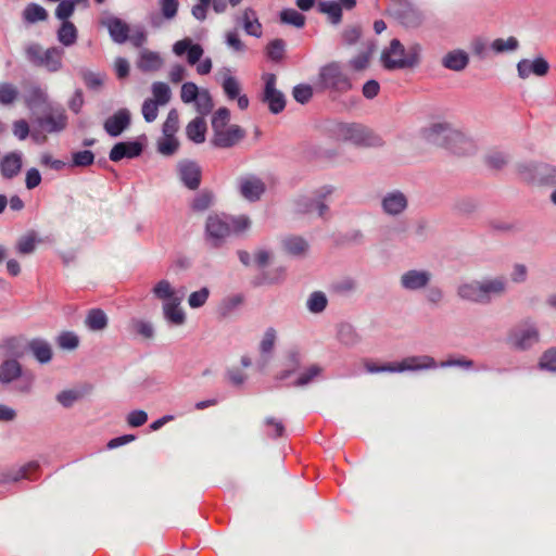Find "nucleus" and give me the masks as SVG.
<instances>
[{"instance_id": "09e8293b", "label": "nucleus", "mask_w": 556, "mask_h": 556, "mask_svg": "<svg viewBox=\"0 0 556 556\" xmlns=\"http://www.w3.org/2000/svg\"><path fill=\"white\" fill-rule=\"evenodd\" d=\"M178 148L179 141L175 136L164 135L163 138L157 141V151L165 156L175 154Z\"/></svg>"}, {"instance_id": "6e6d98bb", "label": "nucleus", "mask_w": 556, "mask_h": 556, "mask_svg": "<svg viewBox=\"0 0 556 556\" xmlns=\"http://www.w3.org/2000/svg\"><path fill=\"white\" fill-rule=\"evenodd\" d=\"M223 90L229 100H235L240 93V84L231 75H225L222 83Z\"/></svg>"}, {"instance_id": "c03bdc74", "label": "nucleus", "mask_w": 556, "mask_h": 556, "mask_svg": "<svg viewBox=\"0 0 556 556\" xmlns=\"http://www.w3.org/2000/svg\"><path fill=\"white\" fill-rule=\"evenodd\" d=\"M230 233L241 235L251 226V219L247 215L231 216L226 215Z\"/></svg>"}, {"instance_id": "6e6552de", "label": "nucleus", "mask_w": 556, "mask_h": 556, "mask_svg": "<svg viewBox=\"0 0 556 556\" xmlns=\"http://www.w3.org/2000/svg\"><path fill=\"white\" fill-rule=\"evenodd\" d=\"M230 228L226 215H210L205 223L206 241L212 249H219L229 237Z\"/></svg>"}, {"instance_id": "4468645a", "label": "nucleus", "mask_w": 556, "mask_h": 556, "mask_svg": "<svg viewBox=\"0 0 556 556\" xmlns=\"http://www.w3.org/2000/svg\"><path fill=\"white\" fill-rule=\"evenodd\" d=\"M177 170L182 185L189 190H197L201 185L202 169L191 160H181L177 164Z\"/></svg>"}, {"instance_id": "4d7b16f0", "label": "nucleus", "mask_w": 556, "mask_h": 556, "mask_svg": "<svg viewBox=\"0 0 556 556\" xmlns=\"http://www.w3.org/2000/svg\"><path fill=\"white\" fill-rule=\"evenodd\" d=\"M197 111L201 115H207L214 108V102L212 99V96L210 94L208 90H202L197 100H194Z\"/></svg>"}, {"instance_id": "5701e85b", "label": "nucleus", "mask_w": 556, "mask_h": 556, "mask_svg": "<svg viewBox=\"0 0 556 556\" xmlns=\"http://www.w3.org/2000/svg\"><path fill=\"white\" fill-rule=\"evenodd\" d=\"M23 161L21 152H10L0 162V173L4 179H12L22 169Z\"/></svg>"}, {"instance_id": "ea45409f", "label": "nucleus", "mask_w": 556, "mask_h": 556, "mask_svg": "<svg viewBox=\"0 0 556 556\" xmlns=\"http://www.w3.org/2000/svg\"><path fill=\"white\" fill-rule=\"evenodd\" d=\"M323 368L319 365H311L304 371H302L299 377L290 384L295 388H303L308 386L314 381V379L320 376Z\"/></svg>"}, {"instance_id": "1a4fd4ad", "label": "nucleus", "mask_w": 556, "mask_h": 556, "mask_svg": "<svg viewBox=\"0 0 556 556\" xmlns=\"http://www.w3.org/2000/svg\"><path fill=\"white\" fill-rule=\"evenodd\" d=\"M508 341L515 349L526 351L540 341V332L534 324L527 321L509 332Z\"/></svg>"}, {"instance_id": "8fccbe9b", "label": "nucleus", "mask_w": 556, "mask_h": 556, "mask_svg": "<svg viewBox=\"0 0 556 556\" xmlns=\"http://www.w3.org/2000/svg\"><path fill=\"white\" fill-rule=\"evenodd\" d=\"M153 294L156 299L163 300L164 302L172 301L178 298L175 294L174 289L168 280H160L153 288Z\"/></svg>"}, {"instance_id": "dca6fc26", "label": "nucleus", "mask_w": 556, "mask_h": 556, "mask_svg": "<svg viewBox=\"0 0 556 556\" xmlns=\"http://www.w3.org/2000/svg\"><path fill=\"white\" fill-rule=\"evenodd\" d=\"M131 124V113L123 108L109 116L103 123V129L111 137L121 136Z\"/></svg>"}, {"instance_id": "bb28decb", "label": "nucleus", "mask_w": 556, "mask_h": 556, "mask_svg": "<svg viewBox=\"0 0 556 556\" xmlns=\"http://www.w3.org/2000/svg\"><path fill=\"white\" fill-rule=\"evenodd\" d=\"M181 298L163 303L164 318L172 325L181 326L186 323V314L180 308Z\"/></svg>"}, {"instance_id": "69168bd1", "label": "nucleus", "mask_w": 556, "mask_h": 556, "mask_svg": "<svg viewBox=\"0 0 556 556\" xmlns=\"http://www.w3.org/2000/svg\"><path fill=\"white\" fill-rule=\"evenodd\" d=\"M131 329L135 333L143 337L144 339H151L154 336V328L150 321L132 319Z\"/></svg>"}, {"instance_id": "c756f323", "label": "nucleus", "mask_w": 556, "mask_h": 556, "mask_svg": "<svg viewBox=\"0 0 556 556\" xmlns=\"http://www.w3.org/2000/svg\"><path fill=\"white\" fill-rule=\"evenodd\" d=\"M480 290V281L473 280L470 282L459 285L457 288V295L465 301L483 304V299Z\"/></svg>"}, {"instance_id": "864d4df0", "label": "nucleus", "mask_w": 556, "mask_h": 556, "mask_svg": "<svg viewBox=\"0 0 556 556\" xmlns=\"http://www.w3.org/2000/svg\"><path fill=\"white\" fill-rule=\"evenodd\" d=\"M285 51L286 42L280 38L271 40L267 46V56L274 62L281 61L283 59Z\"/></svg>"}, {"instance_id": "393cba45", "label": "nucleus", "mask_w": 556, "mask_h": 556, "mask_svg": "<svg viewBox=\"0 0 556 556\" xmlns=\"http://www.w3.org/2000/svg\"><path fill=\"white\" fill-rule=\"evenodd\" d=\"M39 468L37 462H29L18 468L8 469L0 476V483L17 482L22 479H33L30 471H36Z\"/></svg>"}, {"instance_id": "e433bc0d", "label": "nucleus", "mask_w": 556, "mask_h": 556, "mask_svg": "<svg viewBox=\"0 0 556 556\" xmlns=\"http://www.w3.org/2000/svg\"><path fill=\"white\" fill-rule=\"evenodd\" d=\"M86 326L92 331H100L106 328L108 317L101 308H92L86 317Z\"/></svg>"}, {"instance_id": "c85d7f7f", "label": "nucleus", "mask_w": 556, "mask_h": 556, "mask_svg": "<svg viewBox=\"0 0 556 556\" xmlns=\"http://www.w3.org/2000/svg\"><path fill=\"white\" fill-rule=\"evenodd\" d=\"M469 63L468 54L463 50H454L446 53L442 59V65L455 72H460L466 68Z\"/></svg>"}, {"instance_id": "473e14b6", "label": "nucleus", "mask_w": 556, "mask_h": 556, "mask_svg": "<svg viewBox=\"0 0 556 556\" xmlns=\"http://www.w3.org/2000/svg\"><path fill=\"white\" fill-rule=\"evenodd\" d=\"M63 49L52 47L43 52V56L39 66H45L49 72H58L62 67Z\"/></svg>"}, {"instance_id": "9d476101", "label": "nucleus", "mask_w": 556, "mask_h": 556, "mask_svg": "<svg viewBox=\"0 0 556 556\" xmlns=\"http://www.w3.org/2000/svg\"><path fill=\"white\" fill-rule=\"evenodd\" d=\"M146 141L147 137L144 135L132 141H119L112 147L109 159L112 162H119L123 159H136L142 154Z\"/></svg>"}, {"instance_id": "f03ea898", "label": "nucleus", "mask_w": 556, "mask_h": 556, "mask_svg": "<svg viewBox=\"0 0 556 556\" xmlns=\"http://www.w3.org/2000/svg\"><path fill=\"white\" fill-rule=\"evenodd\" d=\"M330 131L337 140L351 142L358 148H379L383 146L381 136L359 123H336Z\"/></svg>"}, {"instance_id": "0eeeda50", "label": "nucleus", "mask_w": 556, "mask_h": 556, "mask_svg": "<svg viewBox=\"0 0 556 556\" xmlns=\"http://www.w3.org/2000/svg\"><path fill=\"white\" fill-rule=\"evenodd\" d=\"M264 89L261 96L262 102L266 103L271 114L281 113L287 104L286 96L276 88L277 77L273 73L263 75Z\"/></svg>"}, {"instance_id": "2eb2a0df", "label": "nucleus", "mask_w": 556, "mask_h": 556, "mask_svg": "<svg viewBox=\"0 0 556 556\" xmlns=\"http://www.w3.org/2000/svg\"><path fill=\"white\" fill-rule=\"evenodd\" d=\"M479 281L484 305L490 304L493 299L505 295L508 289V280L504 276H497Z\"/></svg>"}, {"instance_id": "72a5a7b5", "label": "nucleus", "mask_w": 556, "mask_h": 556, "mask_svg": "<svg viewBox=\"0 0 556 556\" xmlns=\"http://www.w3.org/2000/svg\"><path fill=\"white\" fill-rule=\"evenodd\" d=\"M242 24L245 33L250 36L260 38L262 36V24L256 12L252 8H247L242 14Z\"/></svg>"}, {"instance_id": "de8ad7c7", "label": "nucleus", "mask_w": 556, "mask_h": 556, "mask_svg": "<svg viewBox=\"0 0 556 556\" xmlns=\"http://www.w3.org/2000/svg\"><path fill=\"white\" fill-rule=\"evenodd\" d=\"M327 296L321 291H314L313 293H311L306 303L308 311L314 314L324 312L325 308L327 307Z\"/></svg>"}, {"instance_id": "e2e57ef3", "label": "nucleus", "mask_w": 556, "mask_h": 556, "mask_svg": "<svg viewBox=\"0 0 556 556\" xmlns=\"http://www.w3.org/2000/svg\"><path fill=\"white\" fill-rule=\"evenodd\" d=\"M339 339L345 345H354L359 342L361 338L351 325H342L339 329Z\"/></svg>"}, {"instance_id": "f257e3e1", "label": "nucleus", "mask_w": 556, "mask_h": 556, "mask_svg": "<svg viewBox=\"0 0 556 556\" xmlns=\"http://www.w3.org/2000/svg\"><path fill=\"white\" fill-rule=\"evenodd\" d=\"M365 369L370 374H379V372H403V371H419V370H428L435 369L438 367H463L466 369H470L473 367V362L471 359L460 357V358H448L446 361H442L441 363H437V361L429 355H414L407 356L400 363H386L382 365H378L371 361L365 362Z\"/></svg>"}, {"instance_id": "ddd939ff", "label": "nucleus", "mask_w": 556, "mask_h": 556, "mask_svg": "<svg viewBox=\"0 0 556 556\" xmlns=\"http://www.w3.org/2000/svg\"><path fill=\"white\" fill-rule=\"evenodd\" d=\"M245 135V130L239 125H230L228 127L217 129V132H213L211 144L219 149H229L241 141Z\"/></svg>"}, {"instance_id": "412c9836", "label": "nucleus", "mask_w": 556, "mask_h": 556, "mask_svg": "<svg viewBox=\"0 0 556 556\" xmlns=\"http://www.w3.org/2000/svg\"><path fill=\"white\" fill-rule=\"evenodd\" d=\"M101 25L108 28L110 37L116 43H124L129 38V26L119 17L110 15L101 21Z\"/></svg>"}, {"instance_id": "aec40b11", "label": "nucleus", "mask_w": 556, "mask_h": 556, "mask_svg": "<svg viewBox=\"0 0 556 556\" xmlns=\"http://www.w3.org/2000/svg\"><path fill=\"white\" fill-rule=\"evenodd\" d=\"M549 71L548 62L542 58H535L533 61L522 59L517 63L518 76L521 79H527L531 74L536 76H545Z\"/></svg>"}, {"instance_id": "680f3d73", "label": "nucleus", "mask_w": 556, "mask_h": 556, "mask_svg": "<svg viewBox=\"0 0 556 556\" xmlns=\"http://www.w3.org/2000/svg\"><path fill=\"white\" fill-rule=\"evenodd\" d=\"M179 128V115L176 109H172L166 117V121L163 124L162 131L163 135L175 136Z\"/></svg>"}, {"instance_id": "a211bd4d", "label": "nucleus", "mask_w": 556, "mask_h": 556, "mask_svg": "<svg viewBox=\"0 0 556 556\" xmlns=\"http://www.w3.org/2000/svg\"><path fill=\"white\" fill-rule=\"evenodd\" d=\"M453 129L450 123H434L425 128L422 135L429 143L443 148L450 140Z\"/></svg>"}, {"instance_id": "052dcab7", "label": "nucleus", "mask_w": 556, "mask_h": 556, "mask_svg": "<svg viewBox=\"0 0 556 556\" xmlns=\"http://www.w3.org/2000/svg\"><path fill=\"white\" fill-rule=\"evenodd\" d=\"M539 367L543 370L556 372V346L549 348L543 352Z\"/></svg>"}, {"instance_id": "4be33fe9", "label": "nucleus", "mask_w": 556, "mask_h": 556, "mask_svg": "<svg viewBox=\"0 0 556 556\" xmlns=\"http://www.w3.org/2000/svg\"><path fill=\"white\" fill-rule=\"evenodd\" d=\"M38 125L47 132H60L67 126V116L63 109L38 118Z\"/></svg>"}, {"instance_id": "774afa93", "label": "nucleus", "mask_w": 556, "mask_h": 556, "mask_svg": "<svg viewBox=\"0 0 556 556\" xmlns=\"http://www.w3.org/2000/svg\"><path fill=\"white\" fill-rule=\"evenodd\" d=\"M243 302V296L241 294H236L229 298H226L220 305V315L226 317L230 315L235 309H237Z\"/></svg>"}, {"instance_id": "0e129e2a", "label": "nucleus", "mask_w": 556, "mask_h": 556, "mask_svg": "<svg viewBox=\"0 0 556 556\" xmlns=\"http://www.w3.org/2000/svg\"><path fill=\"white\" fill-rule=\"evenodd\" d=\"M230 119V111L227 108H219L212 117V129L213 132H217V129L227 127Z\"/></svg>"}, {"instance_id": "39448f33", "label": "nucleus", "mask_w": 556, "mask_h": 556, "mask_svg": "<svg viewBox=\"0 0 556 556\" xmlns=\"http://www.w3.org/2000/svg\"><path fill=\"white\" fill-rule=\"evenodd\" d=\"M317 86L334 96L346 93L353 87L351 78L343 72L341 63L337 61L319 68Z\"/></svg>"}, {"instance_id": "3c124183", "label": "nucleus", "mask_w": 556, "mask_h": 556, "mask_svg": "<svg viewBox=\"0 0 556 556\" xmlns=\"http://www.w3.org/2000/svg\"><path fill=\"white\" fill-rule=\"evenodd\" d=\"M18 89L10 83L0 84V104L12 105L18 98Z\"/></svg>"}, {"instance_id": "7c9ffc66", "label": "nucleus", "mask_w": 556, "mask_h": 556, "mask_svg": "<svg viewBox=\"0 0 556 556\" xmlns=\"http://www.w3.org/2000/svg\"><path fill=\"white\" fill-rule=\"evenodd\" d=\"M207 127L203 116L193 118L186 127V135L189 140L199 144L205 141Z\"/></svg>"}, {"instance_id": "4c0bfd02", "label": "nucleus", "mask_w": 556, "mask_h": 556, "mask_svg": "<svg viewBox=\"0 0 556 556\" xmlns=\"http://www.w3.org/2000/svg\"><path fill=\"white\" fill-rule=\"evenodd\" d=\"M163 61L156 52L144 51L141 53L138 67L142 72H155L161 68Z\"/></svg>"}, {"instance_id": "7ed1b4c3", "label": "nucleus", "mask_w": 556, "mask_h": 556, "mask_svg": "<svg viewBox=\"0 0 556 556\" xmlns=\"http://www.w3.org/2000/svg\"><path fill=\"white\" fill-rule=\"evenodd\" d=\"M420 52L419 43H414L406 49L399 39L394 38L382 51L381 62L388 71L414 68L420 63Z\"/></svg>"}, {"instance_id": "13d9d810", "label": "nucleus", "mask_w": 556, "mask_h": 556, "mask_svg": "<svg viewBox=\"0 0 556 556\" xmlns=\"http://www.w3.org/2000/svg\"><path fill=\"white\" fill-rule=\"evenodd\" d=\"M292 96L298 103L306 104L313 98V88L307 84H299L293 87Z\"/></svg>"}, {"instance_id": "79ce46f5", "label": "nucleus", "mask_w": 556, "mask_h": 556, "mask_svg": "<svg viewBox=\"0 0 556 556\" xmlns=\"http://www.w3.org/2000/svg\"><path fill=\"white\" fill-rule=\"evenodd\" d=\"M283 248L289 254L300 256L306 252L308 244L302 237L292 236L283 240Z\"/></svg>"}, {"instance_id": "423d86ee", "label": "nucleus", "mask_w": 556, "mask_h": 556, "mask_svg": "<svg viewBox=\"0 0 556 556\" xmlns=\"http://www.w3.org/2000/svg\"><path fill=\"white\" fill-rule=\"evenodd\" d=\"M390 14L405 27L416 28L421 25L424 15L410 0H391Z\"/></svg>"}, {"instance_id": "a878e982", "label": "nucleus", "mask_w": 556, "mask_h": 556, "mask_svg": "<svg viewBox=\"0 0 556 556\" xmlns=\"http://www.w3.org/2000/svg\"><path fill=\"white\" fill-rule=\"evenodd\" d=\"M27 350L40 364L49 363L53 356L50 343L41 338L31 339L27 343Z\"/></svg>"}, {"instance_id": "f3484780", "label": "nucleus", "mask_w": 556, "mask_h": 556, "mask_svg": "<svg viewBox=\"0 0 556 556\" xmlns=\"http://www.w3.org/2000/svg\"><path fill=\"white\" fill-rule=\"evenodd\" d=\"M408 207V199L401 190L387 192L381 199L382 212L389 216H399Z\"/></svg>"}, {"instance_id": "37998d69", "label": "nucleus", "mask_w": 556, "mask_h": 556, "mask_svg": "<svg viewBox=\"0 0 556 556\" xmlns=\"http://www.w3.org/2000/svg\"><path fill=\"white\" fill-rule=\"evenodd\" d=\"M279 17L282 24L292 25L296 28H302L305 25V16L294 9H283Z\"/></svg>"}, {"instance_id": "bf43d9fd", "label": "nucleus", "mask_w": 556, "mask_h": 556, "mask_svg": "<svg viewBox=\"0 0 556 556\" xmlns=\"http://www.w3.org/2000/svg\"><path fill=\"white\" fill-rule=\"evenodd\" d=\"M94 162V154L90 150H83L72 153V166L74 167H87L92 165Z\"/></svg>"}, {"instance_id": "cd10ccee", "label": "nucleus", "mask_w": 556, "mask_h": 556, "mask_svg": "<svg viewBox=\"0 0 556 556\" xmlns=\"http://www.w3.org/2000/svg\"><path fill=\"white\" fill-rule=\"evenodd\" d=\"M23 375L21 363L16 358H9L0 364V382L9 384Z\"/></svg>"}, {"instance_id": "c9c22d12", "label": "nucleus", "mask_w": 556, "mask_h": 556, "mask_svg": "<svg viewBox=\"0 0 556 556\" xmlns=\"http://www.w3.org/2000/svg\"><path fill=\"white\" fill-rule=\"evenodd\" d=\"M318 11L327 14L331 24L338 25L342 21L341 4L336 1H320L318 3Z\"/></svg>"}, {"instance_id": "9b49d317", "label": "nucleus", "mask_w": 556, "mask_h": 556, "mask_svg": "<svg viewBox=\"0 0 556 556\" xmlns=\"http://www.w3.org/2000/svg\"><path fill=\"white\" fill-rule=\"evenodd\" d=\"M240 195L249 202H257L266 191L265 182L256 175L240 176L237 180Z\"/></svg>"}, {"instance_id": "b1692460", "label": "nucleus", "mask_w": 556, "mask_h": 556, "mask_svg": "<svg viewBox=\"0 0 556 556\" xmlns=\"http://www.w3.org/2000/svg\"><path fill=\"white\" fill-rule=\"evenodd\" d=\"M199 2L194 4L191 9V13L193 17L200 22L204 21L207 16V9L210 4L215 13L220 14L227 10L229 0H198Z\"/></svg>"}, {"instance_id": "58836bf2", "label": "nucleus", "mask_w": 556, "mask_h": 556, "mask_svg": "<svg viewBox=\"0 0 556 556\" xmlns=\"http://www.w3.org/2000/svg\"><path fill=\"white\" fill-rule=\"evenodd\" d=\"M58 40L65 47L73 46L77 40L76 26L70 21L62 22L58 30Z\"/></svg>"}, {"instance_id": "603ef678", "label": "nucleus", "mask_w": 556, "mask_h": 556, "mask_svg": "<svg viewBox=\"0 0 556 556\" xmlns=\"http://www.w3.org/2000/svg\"><path fill=\"white\" fill-rule=\"evenodd\" d=\"M519 47V41L516 37L510 36L507 39L497 38L492 41L491 49L495 53H505L508 51H515Z\"/></svg>"}, {"instance_id": "a19ab883", "label": "nucleus", "mask_w": 556, "mask_h": 556, "mask_svg": "<svg viewBox=\"0 0 556 556\" xmlns=\"http://www.w3.org/2000/svg\"><path fill=\"white\" fill-rule=\"evenodd\" d=\"M23 18L30 24L46 21L48 18V12L43 7L37 3H29L23 11Z\"/></svg>"}, {"instance_id": "49530a36", "label": "nucleus", "mask_w": 556, "mask_h": 556, "mask_svg": "<svg viewBox=\"0 0 556 556\" xmlns=\"http://www.w3.org/2000/svg\"><path fill=\"white\" fill-rule=\"evenodd\" d=\"M214 195L208 190L199 192L191 202V210L194 212H204L213 204Z\"/></svg>"}, {"instance_id": "338daca9", "label": "nucleus", "mask_w": 556, "mask_h": 556, "mask_svg": "<svg viewBox=\"0 0 556 556\" xmlns=\"http://www.w3.org/2000/svg\"><path fill=\"white\" fill-rule=\"evenodd\" d=\"M210 296V289L202 287L200 290L190 293L188 298V304L191 308L202 307Z\"/></svg>"}, {"instance_id": "6ab92c4d", "label": "nucleus", "mask_w": 556, "mask_h": 556, "mask_svg": "<svg viewBox=\"0 0 556 556\" xmlns=\"http://www.w3.org/2000/svg\"><path fill=\"white\" fill-rule=\"evenodd\" d=\"M443 148L455 155H468L476 151L475 142L455 128Z\"/></svg>"}, {"instance_id": "5fc2aeb1", "label": "nucleus", "mask_w": 556, "mask_h": 556, "mask_svg": "<svg viewBox=\"0 0 556 556\" xmlns=\"http://www.w3.org/2000/svg\"><path fill=\"white\" fill-rule=\"evenodd\" d=\"M316 199L299 195L293 200L294 212L300 215L308 214L315 208Z\"/></svg>"}, {"instance_id": "f8f14e48", "label": "nucleus", "mask_w": 556, "mask_h": 556, "mask_svg": "<svg viewBox=\"0 0 556 556\" xmlns=\"http://www.w3.org/2000/svg\"><path fill=\"white\" fill-rule=\"evenodd\" d=\"M432 279V274L427 269H409L400 277V286L403 290L416 292L426 289Z\"/></svg>"}, {"instance_id": "20e7f679", "label": "nucleus", "mask_w": 556, "mask_h": 556, "mask_svg": "<svg viewBox=\"0 0 556 556\" xmlns=\"http://www.w3.org/2000/svg\"><path fill=\"white\" fill-rule=\"evenodd\" d=\"M518 178L536 187H556V166L539 161H526L516 165Z\"/></svg>"}, {"instance_id": "f704fd0d", "label": "nucleus", "mask_w": 556, "mask_h": 556, "mask_svg": "<svg viewBox=\"0 0 556 556\" xmlns=\"http://www.w3.org/2000/svg\"><path fill=\"white\" fill-rule=\"evenodd\" d=\"M79 4L84 8H88L89 0H61L55 9V16L65 22L73 15L75 7Z\"/></svg>"}, {"instance_id": "2f4dec72", "label": "nucleus", "mask_w": 556, "mask_h": 556, "mask_svg": "<svg viewBox=\"0 0 556 556\" xmlns=\"http://www.w3.org/2000/svg\"><path fill=\"white\" fill-rule=\"evenodd\" d=\"M286 357H287V361H286L287 368L281 370L280 372H278L276 376V379L280 380V381L286 380L289 377H291L301 367L302 357H301L300 352L296 349L289 350L287 352Z\"/></svg>"}, {"instance_id": "a18cd8bd", "label": "nucleus", "mask_w": 556, "mask_h": 556, "mask_svg": "<svg viewBox=\"0 0 556 556\" xmlns=\"http://www.w3.org/2000/svg\"><path fill=\"white\" fill-rule=\"evenodd\" d=\"M152 93H153V101L161 105H165L169 102L172 92L170 88L167 84L162 81H155L152 84L151 87Z\"/></svg>"}]
</instances>
